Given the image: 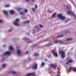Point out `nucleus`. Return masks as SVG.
Wrapping results in <instances>:
<instances>
[{
    "label": "nucleus",
    "mask_w": 76,
    "mask_h": 76,
    "mask_svg": "<svg viewBox=\"0 0 76 76\" xmlns=\"http://www.w3.org/2000/svg\"><path fill=\"white\" fill-rule=\"evenodd\" d=\"M35 7H36V8H37H37H38V6H37V5H35Z\"/></svg>",
    "instance_id": "2f4dec72"
},
{
    "label": "nucleus",
    "mask_w": 76,
    "mask_h": 76,
    "mask_svg": "<svg viewBox=\"0 0 76 76\" xmlns=\"http://www.w3.org/2000/svg\"><path fill=\"white\" fill-rule=\"evenodd\" d=\"M72 62H73V60L72 59H70L69 60L68 62L66 63V64L68 65L69 63H72Z\"/></svg>",
    "instance_id": "1a4fd4ad"
},
{
    "label": "nucleus",
    "mask_w": 76,
    "mask_h": 76,
    "mask_svg": "<svg viewBox=\"0 0 76 76\" xmlns=\"http://www.w3.org/2000/svg\"><path fill=\"white\" fill-rule=\"evenodd\" d=\"M10 12L11 14H13L15 12L13 10H11L10 11Z\"/></svg>",
    "instance_id": "2eb2a0df"
},
{
    "label": "nucleus",
    "mask_w": 76,
    "mask_h": 76,
    "mask_svg": "<svg viewBox=\"0 0 76 76\" xmlns=\"http://www.w3.org/2000/svg\"><path fill=\"white\" fill-rule=\"evenodd\" d=\"M39 26L41 28H42V27H43V26H42V25H41V24H40Z\"/></svg>",
    "instance_id": "7c9ffc66"
},
{
    "label": "nucleus",
    "mask_w": 76,
    "mask_h": 76,
    "mask_svg": "<svg viewBox=\"0 0 76 76\" xmlns=\"http://www.w3.org/2000/svg\"><path fill=\"white\" fill-rule=\"evenodd\" d=\"M50 66L53 67V68H56V67H57V66L54 65V64H52L50 65Z\"/></svg>",
    "instance_id": "ddd939ff"
},
{
    "label": "nucleus",
    "mask_w": 76,
    "mask_h": 76,
    "mask_svg": "<svg viewBox=\"0 0 76 76\" xmlns=\"http://www.w3.org/2000/svg\"><path fill=\"white\" fill-rule=\"evenodd\" d=\"M45 60L46 61H47V59H45Z\"/></svg>",
    "instance_id": "58836bf2"
},
{
    "label": "nucleus",
    "mask_w": 76,
    "mask_h": 76,
    "mask_svg": "<svg viewBox=\"0 0 76 76\" xmlns=\"http://www.w3.org/2000/svg\"><path fill=\"white\" fill-rule=\"evenodd\" d=\"M22 10V8H21L18 7V8H17V10Z\"/></svg>",
    "instance_id": "5701e85b"
},
{
    "label": "nucleus",
    "mask_w": 76,
    "mask_h": 76,
    "mask_svg": "<svg viewBox=\"0 0 76 76\" xmlns=\"http://www.w3.org/2000/svg\"><path fill=\"white\" fill-rule=\"evenodd\" d=\"M56 15V12H55L52 15V18H54L55 16Z\"/></svg>",
    "instance_id": "f3484780"
},
{
    "label": "nucleus",
    "mask_w": 76,
    "mask_h": 76,
    "mask_svg": "<svg viewBox=\"0 0 76 76\" xmlns=\"http://www.w3.org/2000/svg\"><path fill=\"white\" fill-rule=\"evenodd\" d=\"M19 19L18 18L16 19L15 22H13V24L14 25H15V26H18V25H19V24L18 23V22H19Z\"/></svg>",
    "instance_id": "7ed1b4c3"
},
{
    "label": "nucleus",
    "mask_w": 76,
    "mask_h": 76,
    "mask_svg": "<svg viewBox=\"0 0 76 76\" xmlns=\"http://www.w3.org/2000/svg\"><path fill=\"white\" fill-rule=\"evenodd\" d=\"M35 1V0H32V2H34V1Z\"/></svg>",
    "instance_id": "f704fd0d"
},
{
    "label": "nucleus",
    "mask_w": 76,
    "mask_h": 76,
    "mask_svg": "<svg viewBox=\"0 0 76 76\" xmlns=\"http://www.w3.org/2000/svg\"><path fill=\"white\" fill-rule=\"evenodd\" d=\"M3 21H2V20H0V23H1Z\"/></svg>",
    "instance_id": "72a5a7b5"
},
{
    "label": "nucleus",
    "mask_w": 76,
    "mask_h": 76,
    "mask_svg": "<svg viewBox=\"0 0 76 76\" xmlns=\"http://www.w3.org/2000/svg\"><path fill=\"white\" fill-rule=\"evenodd\" d=\"M69 69H72L73 71L75 72H76V67L72 68V67H71L69 68Z\"/></svg>",
    "instance_id": "423d86ee"
},
{
    "label": "nucleus",
    "mask_w": 76,
    "mask_h": 76,
    "mask_svg": "<svg viewBox=\"0 0 76 76\" xmlns=\"http://www.w3.org/2000/svg\"><path fill=\"white\" fill-rule=\"evenodd\" d=\"M72 38H67L66 39V40L67 41H69V40H72Z\"/></svg>",
    "instance_id": "412c9836"
},
{
    "label": "nucleus",
    "mask_w": 76,
    "mask_h": 76,
    "mask_svg": "<svg viewBox=\"0 0 76 76\" xmlns=\"http://www.w3.org/2000/svg\"><path fill=\"white\" fill-rule=\"evenodd\" d=\"M23 14V12H20V15H22Z\"/></svg>",
    "instance_id": "cd10ccee"
},
{
    "label": "nucleus",
    "mask_w": 76,
    "mask_h": 76,
    "mask_svg": "<svg viewBox=\"0 0 76 76\" xmlns=\"http://www.w3.org/2000/svg\"><path fill=\"white\" fill-rule=\"evenodd\" d=\"M48 12H49V13H50L51 12V11H50L49 10H48Z\"/></svg>",
    "instance_id": "c9c22d12"
},
{
    "label": "nucleus",
    "mask_w": 76,
    "mask_h": 76,
    "mask_svg": "<svg viewBox=\"0 0 76 76\" xmlns=\"http://www.w3.org/2000/svg\"><path fill=\"white\" fill-rule=\"evenodd\" d=\"M33 47H34V46H33Z\"/></svg>",
    "instance_id": "79ce46f5"
},
{
    "label": "nucleus",
    "mask_w": 76,
    "mask_h": 76,
    "mask_svg": "<svg viewBox=\"0 0 76 76\" xmlns=\"http://www.w3.org/2000/svg\"><path fill=\"white\" fill-rule=\"evenodd\" d=\"M6 66V64H3L2 66V68H3V67H5Z\"/></svg>",
    "instance_id": "aec40b11"
},
{
    "label": "nucleus",
    "mask_w": 76,
    "mask_h": 76,
    "mask_svg": "<svg viewBox=\"0 0 76 76\" xmlns=\"http://www.w3.org/2000/svg\"><path fill=\"white\" fill-rule=\"evenodd\" d=\"M34 56H39V54H35L34 55Z\"/></svg>",
    "instance_id": "393cba45"
},
{
    "label": "nucleus",
    "mask_w": 76,
    "mask_h": 76,
    "mask_svg": "<svg viewBox=\"0 0 76 76\" xmlns=\"http://www.w3.org/2000/svg\"><path fill=\"white\" fill-rule=\"evenodd\" d=\"M68 14H69V15H70L71 14H72L73 13V12L72 11H68Z\"/></svg>",
    "instance_id": "dca6fc26"
},
{
    "label": "nucleus",
    "mask_w": 76,
    "mask_h": 76,
    "mask_svg": "<svg viewBox=\"0 0 76 76\" xmlns=\"http://www.w3.org/2000/svg\"><path fill=\"white\" fill-rule=\"evenodd\" d=\"M63 35H59L57 36V38H59V37H63Z\"/></svg>",
    "instance_id": "6ab92c4d"
},
{
    "label": "nucleus",
    "mask_w": 76,
    "mask_h": 76,
    "mask_svg": "<svg viewBox=\"0 0 76 76\" xmlns=\"http://www.w3.org/2000/svg\"><path fill=\"white\" fill-rule=\"evenodd\" d=\"M30 22V21H26L25 22H24V23H29Z\"/></svg>",
    "instance_id": "4be33fe9"
},
{
    "label": "nucleus",
    "mask_w": 76,
    "mask_h": 76,
    "mask_svg": "<svg viewBox=\"0 0 76 76\" xmlns=\"http://www.w3.org/2000/svg\"><path fill=\"white\" fill-rule=\"evenodd\" d=\"M53 53V54L54 55V56H55V57H57L58 56V55H57V53L54 52Z\"/></svg>",
    "instance_id": "4468645a"
},
{
    "label": "nucleus",
    "mask_w": 76,
    "mask_h": 76,
    "mask_svg": "<svg viewBox=\"0 0 76 76\" xmlns=\"http://www.w3.org/2000/svg\"><path fill=\"white\" fill-rule=\"evenodd\" d=\"M33 31L34 32V31H35V30H33Z\"/></svg>",
    "instance_id": "a19ab883"
},
{
    "label": "nucleus",
    "mask_w": 76,
    "mask_h": 76,
    "mask_svg": "<svg viewBox=\"0 0 76 76\" xmlns=\"http://www.w3.org/2000/svg\"><path fill=\"white\" fill-rule=\"evenodd\" d=\"M29 0H26V1H28Z\"/></svg>",
    "instance_id": "4c0bfd02"
},
{
    "label": "nucleus",
    "mask_w": 76,
    "mask_h": 76,
    "mask_svg": "<svg viewBox=\"0 0 76 76\" xmlns=\"http://www.w3.org/2000/svg\"><path fill=\"white\" fill-rule=\"evenodd\" d=\"M9 49L10 51H13L14 50L13 46L12 45H10L9 46Z\"/></svg>",
    "instance_id": "39448f33"
},
{
    "label": "nucleus",
    "mask_w": 76,
    "mask_h": 76,
    "mask_svg": "<svg viewBox=\"0 0 76 76\" xmlns=\"http://www.w3.org/2000/svg\"><path fill=\"white\" fill-rule=\"evenodd\" d=\"M35 8H33L32 9V11H33V12H35Z\"/></svg>",
    "instance_id": "c85d7f7f"
},
{
    "label": "nucleus",
    "mask_w": 76,
    "mask_h": 76,
    "mask_svg": "<svg viewBox=\"0 0 76 76\" xmlns=\"http://www.w3.org/2000/svg\"><path fill=\"white\" fill-rule=\"evenodd\" d=\"M30 60H31V59H30Z\"/></svg>",
    "instance_id": "37998d69"
},
{
    "label": "nucleus",
    "mask_w": 76,
    "mask_h": 76,
    "mask_svg": "<svg viewBox=\"0 0 76 76\" xmlns=\"http://www.w3.org/2000/svg\"><path fill=\"white\" fill-rule=\"evenodd\" d=\"M2 12L3 13L4 15H8V13H7V11L3 10V11Z\"/></svg>",
    "instance_id": "f8f14e48"
},
{
    "label": "nucleus",
    "mask_w": 76,
    "mask_h": 76,
    "mask_svg": "<svg viewBox=\"0 0 76 76\" xmlns=\"http://www.w3.org/2000/svg\"><path fill=\"white\" fill-rule=\"evenodd\" d=\"M4 56L5 55H7V56H10V52L9 51L6 52L4 53L3 54Z\"/></svg>",
    "instance_id": "20e7f679"
},
{
    "label": "nucleus",
    "mask_w": 76,
    "mask_h": 76,
    "mask_svg": "<svg viewBox=\"0 0 76 76\" xmlns=\"http://www.w3.org/2000/svg\"><path fill=\"white\" fill-rule=\"evenodd\" d=\"M42 66H44L45 65V63L44 62H42L41 64Z\"/></svg>",
    "instance_id": "a878e982"
},
{
    "label": "nucleus",
    "mask_w": 76,
    "mask_h": 76,
    "mask_svg": "<svg viewBox=\"0 0 76 76\" xmlns=\"http://www.w3.org/2000/svg\"><path fill=\"white\" fill-rule=\"evenodd\" d=\"M12 31V30H9L8 31V32H11Z\"/></svg>",
    "instance_id": "473e14b6"
},
{
    "label": "nucleus",
    "mask_w": 76,
    "mask_h": 76,
    "mask_svg": "<svg viewBox=\"0 0 76 76\" xmlns=\"http://www.w3.org/2000/svg\"><path fill=\"white\" fill-rule=\"evenodd\" d=\"M9 6H10L9 5L7 4V5H6L5 6V7H9Z\"/></svg>",
    "instance_id": "b1692460"
},
{
    "label": "nucleus",
    "mask_w": 76,
    "mask_h": 76,
    "mask_svg": "<svg viewBox=\"0 0 76 76\" xmlns=\"http://www.w3.org/2000/svg\"><path fill=\"white\" fill-rule=\"evenodd\" d=\"M17 54L18 56L20 55V49H18L17 50Z\"/></svg>",
    "instance_id": "9b49d317"
},
{
    "label": "nucleus",
    "mask_w": 76,
    "mask_h": 76,
    "mask_svg": "<svg viewBox=\"0 0 76 76\" xmlns=\"http://www.w3.org/2000/svg\"><path fill=\"white\" fill-rule=\"evenodd\" d=\"M58 17L61 19H62V20H64L66 19V17L64 16H63V15L61 14H58Z\"/></svg>",
    "instance_id": "f03ea898"
},
{
    "label": "nucleus",
    "mask_w": 76,
    "mask_h": 76,
    "mask_svg": "<svg viewBox=\"0 0 76 76\" xmlns=\"http://www.w3.org/2000/svg\"><path fill=\"white\" fill-rule=\"evenodd\" d=\"M38 65H37V64H35V65L33 67V69H35V70L37 69V67Z\"/></svg>",
    "instance_id": "0eeeda50"
},
{
    "label": "nucleus",
    "mask_w": 76,
    "mask_h": 76,
    "mask_svg": "<svg viewBox=\"0 0 76 76\" xmlns=\"http://www.w3.org/2000/svg\"><path fill=\"white\" fill-rule=\"evenodd\" d=\"M59 53L60 54H61V57L62 58H64L66 57L64 51L63 50H60L59 52Z\"/></svg>",
    "instance_id": "f257e3e1"
},
{
    "label": "nucleus",
    "mask_w": 76,
    "mask_h": 76,
    "mask_svg": "<svg viewBox=\"0 0 76 76\" xmlns=\"http://www.w3.org/2000/svg\"><path fill=\"white\" fill-rule=\"evenodd\" d=\"M55 43H63V41L61 40H56L54 42Z\"/></svg>",
    "instance_id": "6e6552de"
},
{
    "label": "nucleus",
    "mask_w": 76,
    "mask_h": 76,
    "mask_svg": "<svg viewBox=\"0 0 76 76\" xmlns=\"http://www.w3.org/2000/svg\"><path fill=\"white\" fill-rule=\"evenodd\" d=\"M28 51L26 52V54H28Z\"/></svg>",
    "instance_id": "e433bc0d"
},
{
    "label": "nucleus",
    "mask_w": 76,
    "mask_h": 76,
    "mask_svg": "<svg viewBox=\"0 0 76 76\" xmlns=\"http://www.w3.org/2000/svg\"><path fill=\"white\" fill-rule=\"evenodd\" d=\"M35 74V72L31 73H30L28 74H27L26 76H30L31 75H34Z\"/></svg>",
    "instance_id": "9d476101"
},
{
    "label": "nucleus",
    "mask_w": 76,
    "mask_h": 76,
    "mask_svg": "<svg viewBox=\"0 0 76 76\" xmlns=\"http://www.w3.org/2000/svg\"><path fill=\"white\" fill-rule=\"evenodd\" d=\"M67 9H69L70 8V6H67Z\"/></svg>",
    "instance_id": "bb28decb"
},
{
    "label": "nucleus",
    "mask_w": 76,
    "mask_h": 76,
    "mask_svg": "<svg viewBox=\"0 0 76 76\" xmlns=\"http://www.w3.org/2000/svg\"><path fill=\"white\" fill-rule=\"evenodd\" d=\"M24 11H25V12H28V10H27V9L25 10H24Z\"/></svg>",
    "instance_id": "c756f323"
},
{
    "label": "nucleus",
    "mask_w": 76,
    "mask_h": 76,
    "mask_svg": "<svg viewBox=\"0 0 76 76\" xmlns=\"http://www.w3.org/2000/svg\"><path fill=\"white\" fill-rule=\"evenodd\" d=\"M37 26H36L35 27H34V28H37Z\"/></svg>",
    "instance_id": "ea45409f"
},
{
    "label": "nucleus",
    "mask_w": 76,
    "mask_h": 76,
    "mask_svg": "<svg viewBox=\"0 0 76 76\" xmlns=\"http://www.w3.org/2000/svg\"><path fill=\"white\" fill-rule=\"evenodd\" d=\"M9 72L12 73L13 74H15V73H16V72L14 71H12V72H11V71H9Z\"/></svg>",
    "instance_id": "a211bd4d"
}]
</instances>
